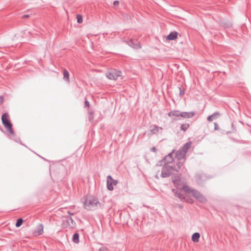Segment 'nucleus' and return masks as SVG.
Here are the masks:
<instances>
[{
	"label": "nucleus",
	"instance_id": "obj_1",
	"mask_svg": "<svg viewBox=\"0 0 251 251\" xmlns=\"http://www.w3.org/2000/svg\"><path fill=\"white\" fill-rule=\"evenodd\" d=\"M182 189L186 193H191L192 196L199 201L203 203L207 201L206 198L198 190L192 189L191 187L188 185H184L182 187Z\"/></svg>",
	"mask_w": 251,
	"mask_h": 251
},
{
	"label": "nucleus",
	"instance_id": "obj_2",
	"mask_svg": "<svg viewBox=\"0 0 251 251\" xmlns=\"http://www.w3.org/2000/svg\"><path fill=\"white\" fill-rule=\"evenodd\" d=\"M83 205L84 208L88 210H94L101 206L99 200L92 197L87 199L83 202Z\"/></svg>",
	"mask_w": 251,
	"mask_h": 251
},
{
	"label": "nucleus",
	"instance_id": "obj_3",
	"mask_svg": "<svg viewBox=\"0 0 251 251\" xmlns=\"http://www.w3.org/2000/svg\"><path fill=\"white\" fill-rule=\"evenodd\" d=\"M1 121L7 131L11 134H13L14 132L12 129V124L11 123L9 116L7 113H4L2 115Z\"/></svg>",
	"mask_w": 251,
	"mask_h": 251
},
{
	"label": "nucleus",
	"instance_id": "obj_4",
	"mask_svg": "<svg viewBox=\"0 0 251 251\" xmlns=\"http://www.w3.org/2000/svg\"><path fill=\"white\" fill-rule=\"evenodd\" d=\"M106 75L109 79L117 80L119 77H121L122 72L117 70H113L108 72Z\"/></svg>",
	"mask_w": 251,
	"mask_h": 251
},
{
	"label": "nucleus",
	"instance_id": "obj_5",
	"mask_svg": "<svg viewBox=\"0 0 251 251\" xmlns=\"http://www.w3.org/2000/svg\"><path fill=\"white\" fill-rule=\"evenodd\" d=\"M118 183L117 180L114 179L112 177L109 175L107 176V188L110 191L114 189L113 186H116Z\"/></svg>",
	"mask_w": 251,
	"mask_h": 251
},
{
	"label": "nucleus",
	"instance_id": "obj_6",
	"mask_svg": "<svg viewBox=\"0 0 251 251\" xmlns=\"http://www.w3.org/2000/svg\"><path fill=\"white\" fill-rule=\"evenodd\" d=\"M173 168L172 166H166L162 168L161 176L162 177H169L172 173Z\"/></svg>",
	"mask_w": 251,
	"mask_h": 251
},
{
	"label": "nucleus",
	"instance_id": "obj_7",
	"mask_svg": "<svg viewBox=\"0 0 251 251\" xmlns=\"http://www.w3.org/2000/svg\"><path fill=\"white\" fill-rule=\"evenodd\" d=\"M44 232V226L43 224H39L32 231V236H38L42 234Z\"/></svg>",
	"mask_w": 251,
	"mask_h": 251
},
{
	"label": "nucleus",
	"instance_id": "obj_8",
	"mask_svg": "<svg viewBox=\"0 0 251 251\" xmlns=\"http://www.w3.org/2000/svg\"><path fill=\"white\" fill-rule=\"evenodd\" d=\"M168 116L174 120H180V111L178 110H173L168 113Z\"/></svg>",
	"mask_w": 251,
	"mask_h": 251
},
{
	"label": "nucleus",
	"instance_id": "obj_9",
	"mask_svg": "<svg viewBox=\"0 0 251 251\" xmlns=\"http://www.w3.org/2000/svg\"><path fill=\"white\" fill-rule=\"evenodd\" d=\"M195 115V112H180V120L192 118Z\"/></svg>",
	"mask_w": 251,
	"mask_h": 251
},
{
	"label": "nucleus",
	"instance_id": "obj_10",
	"mask_svg": "<svg viewBox=\"0 0 251 251\" xmlns=\"http://www.w3.org/2000/svg\"><path fill=\"white\" fill-rule=\"evenodd\" d=\"M163 128L161 127L153 125L150 126V130L152 134H157L161 133Z\"/></svg>",
	"mask_w": 251,
	"mask_h": 251
},
{
	"label": "nucleus",
	"instance_id": "obj_11",
	"mask_svg": "<svg viewBox=\"0 0 251 251\" xmlns=\"http://www.w3.org/2000/svg\"><path fill=\"white\" fill-rule=\"evenodd\" d=\"M186 154L183 152V151H182L180 149L177 151L176 152V157L178 160H181L182 159H184V160H185L186 158Z\"/></svg>",
	"mask_w": 251,
	"mask_h": 251
},
{
	"label": "nucleus",
	"instance_id": "obj_12",
	"mask_svg": "<svg viewBox=\"0 0 251 251\" xmlns=\"http://www.w3.org/2000/svg\"><path fill=\"white\" fill-rule=\"evenodd\" d=\"M128 44L129 46L131 47L133 49H137L141 48V46L137 41L134 42L133 40H130L128 42Z\"/></svg>",
	"mask_w": 251,
	"mask_h": 251
},
{
	"label": "nucleus",
	"instance_id": "obj_13",
	"mask_svg": "<svg viewBox=\"0 0 251 251\" xmlns=\"http://www.w3.org/2000/svg\"><path fill=\"white\" fill-rule=\"evenodd\" d=\"M185 160H184L183 162L180 161V160H179L178 162L176 164V165H174L173 167V170L177 172H178L181 167L183 166L184 164V162Z\"/></svg>",
	"mask_w": 251,
	"mask_h": 251
},
{
	"label": "nucleus",
	"instance_id": "obj_14",
	"mask_svg": "<svg viewBox=\"0 0 251 251\" xmlns=\"http://www.w3.org/2000/svg\"><path fill=\"white\" fill-rule=\"evenodd\" d=\"M192 145V143L191 142H188L185 143L182 149L180 150L184 152V153L186 154L187 152L189 150V149L190 148Z\"/></svg>",
	"mask_w": 251,
	"mask_h": 251
},
{
	"label": "nucleus",
	"instance_id": "obj_15",
	"mask_svg": "<svg viewBox=\"0 0 251 251\" xmlns=\"http://www.w3.org/2000/svg\"><path fill=\"white\" fill-rule=\"evenodd\" d=\"M67 222L68 226L71 228H74L75 227V221L73 220V219L71 217L67 218Z\"/></svg>",
	"mask_w": 251,
	"mask_h": 251
},
{
	"label": "nucleus",
	"instance_id": "obj_16",
	"mask_svg": "<svg viewBox=\"0 0 251 251\" xmlns=\"http://www.w3.org/2000/svg\"><path fill=\"white\" fill-rule=\"evenodd\" d=\"M164 159V162L168 164L171 163L173 160L172 153H169L167 156L165 157Z\"/></svg>",
	"mask_w": 251,
	"mask_h": 251
},
{
	"label": "nucleus",
	"instance_id": "obj_17",
	"mask_svg": "<svg viewBox=\"0 0 251 251\" xmlns=\"http://www.w3.org/2000/svg\"><path fill=\"white\" fill-rule=\"evenodd\" d=\"M177 33L176 31L171 32L167 36V39L169 40H173L177 38Z\"/></svg>",
	"mask_w": 251,
	"mask_h": 251
},
{
	"label": "nucleus",
	"instance_id": "obj_18",
	"mask_svg": "<svg viewBox=\"0 0 251 251\" xmlns=\"http://www.w3.org/2000/svg\"><path fill=\"white\" fill-rule=\"evenodd\" d=\"M220 116V114L219 112H215L212 115L209 116L207 117V120L209 122L212 121L214 119L217 118Z\"/></svg>",
	"mask_w": 251,
	"mask_h": 251
},
{
	"label": "nucleus",
	"instance_id": "obj_19",
	"mask_svg": "<svg viewBox=\"0 0 251 251\" xmlns=\"http://www.w3.org/2000/svg\"><path fill=\"white\" fill-rule=\"evenodd\" d=\"M63 79L68 83L70 82L69 73L65 69L63 71Z\"/></svg>",
	"mask_w": 251,
	"mask_h": 251
},
{
	"label": "nucleus",
	"instance_id": "obj_20",
	"mask_svg": "<svg viewBox=\"0 0 251 251\" xmlns=\"http://www.w3.org/2000/svg\"><path fill=\"white\" fill-rule=\"evenodd\" d=\"M200 237V234L198 232L194 233L192 236V240L194 242H198Z\"/></svg>",
	"mask_w": 251,
	"mask_h": 251
},
{
	"label": "nucleus",
	"instance_id": "obj_21",
	"mask_svg": "<svg viewBox=\"0 0 251 251\" xmlns=\"http://www.w3.org/2000/svg\"><path fill=\"white\" fill-rule=\"evenodd\" d=\"M204 177V176L201 174H197L195 176L196 180L199 184L202 183L201 179Z\"/></svg>",
	"mask_w": 251,
	"mask_h": 251
},
{
	"label": "nucleus",
	"instance_id": "obj_22",
	"mask_svg": "<svg viewBox=\"0 0 251 251\" xmlns=\"http://www.w3.org/2000/svg\"><path fill=\"white\" fill-rule=\"evenodd\" d=\"M73 241L75 243H79V234L78 233H75L74 235H73Z\"/></svg>",
	"mask_w": 251,
	"mask_h": 251
},
{
	"label": "nucleus",
	"instance_id": "obj_23",
	"mask_svg": "<svg viewBox=\"0 0 251 251\" xmlns=\"http://www.w3.org/2000/svg\"><path fill=\"white\" fill-rule=\"evenodd\" d=\"M180 181V180L179 179H176V178L173 179V182L174 185L176 186V187L177 189L180 188L179 185Z\"/></svg>",
	"mask_w": 251,
	"mask_h": 251
},
{
	"label": "nucleus",
	"instance_id": "obj_24",
	"mask_svg": "<svg viewBox=\"0 0 251 251\" xmlns=\"http://www.w3.org/2000/svg\"><path fill=\"white\" fill-rule=\"evenodd\" d=\"M189 124H182L180 126L181 130L185 131L189 127Z\"/></svg>",
	"mask_w": 251,
	"mask_h": 251
},
{
	"label": "nucleus",
	"instance_id": "obj_25",
	"mask_svg": "<svg viewBox=\"0 0 251 251\" xmlns=\"http://www.w3.org/2000/svg\"><path fill=\"white\" fill-rule=\"evenodd\" d=\"M176 196L180 200V201H185V197L181 193H178Z\"/></svg>",
	"mask_w": 251,
	"mask_h": 251
},
{
	"label": "nucleus",
	"instance_id": "obj_26",
	"mask_svg": "<svg viewBox=\"0 0 251 251\" xmlns=\"http://www.w3.org/2000/svg\"><path fill=\"white\" fill-rule=\"evenodd\" d=\"M23 220L22 219H19L16 223V225H15V226L17 227H20L23 224Z\"/></svg>",
	"mask_w": 251,
	"mask_h": 251
},
{
	"label": "nucleus",
	"instance_id": "obj_27",
	"mask_svg": "<svg viewBox=\"0 0 251 251\" xmlns=\"http://www.w3.org/2000/svg\"><path fill=\"white\" fill-rule=\"evenodd\" d=\"M77 18V22L78 23L80 24L83 21L82 16L80 15H77L76 16Z\"/></svg>",
	"mask_w": 251,
	"mask_h": 251
},
{
	"label": "nucleus",
	"instance_id": "obj_28",
	"mask_svg": "<svg viewBox=\"0 0 251 251\" xmlns=\"http://www.w3.org/2000/svg\"><path fill=\"white\" fill-rule=\"evenodd\" d=\"M94 119V117L93 113H90L89 116V120L91 122H93Z\"/></svg>",
	"mask_w": 251,
	"mask_h": 251
},
{
	"label": "nucleus",
	"instance_id": "obj_29",
	"mask_svg": "<svg viewBox=\"0 0 251 251\" xmlns=\"http://www.w3.org/2000/svg\"><path fill=\"white\" fill-rule=\"evenodd\" d=\"M108 250L106 247H102L100 248L99 251H107Z\"/></svg>",
	"mask_w": 251,
	"mask_h": 251
},
{
	"label": "nucleus",
	"instance_id": "obj_30",
	"mask_svg": "<svg viewBox=\"0 0 251 251\" xmlns=\"http://www.w3.org/2000/svg\"><path fill=\"white\" fill-rule=\"evenodd\" d=\"M119 1L118 0H116V1H114V2H113L114 6H117L119 5Z\"/></svg>",
	"mask_w": 251,
	"mask_h": 251
},
{
	"label": "nucleus",
	"instance_id": "obj_31",
	"mask_svg": "<svg viewBox=\"0 0 251 251\" xmlns=\"http://www.w3.org/2000/svg\"><path fill=\"white\" fill-rule=\"evenodd\" d=\"M185 201H187L188 202H189L190 203H193L194 202V201L192 199H188L187 200H185Z\"/></svg>",
	"mask_w": 251,
	"mask_h": 251
},
{
	"label": "nucleus",
	"instance_id": "obj_32",
	"mask_svg": "<svg viewBox=\"0 0 251 251\" xmlns=\"http://www.w3.org/2000/svg\"><path fill=\"white\" fill-rule=\"evenodd\" d=\"M214 129L215 130H218L219 129V126L217 123H214Z\"/></svg>",
	"mask_w": 251,
	"mask_h": 251
},
{
	"label": "nucleus",
	"instance_id": "obj_33",
	"mask_svg": "<svg viewBox=\"0 0 251 251\" xmlns=\"http://www.w3.org/2000/svg\"><path fill=\"white\" fill-rule=\"evenodd\" d=\"M84 104L85 107H88L89 106V102L88 100H86L85 101Z\"/></svg>",
	"mask_w": 251,
	"mask_h": 251
},
{
	"label": "nucleus",
	"instance_id": "obj_34",
	"mask_svg": "<svg viewBox=\"0 0 251 251\" xmlns=\"http://www.w3.org/2000/svg\"><path fill=\"white\" fill-rule=\"evenodd\" d=\"M172 192L174 193V194H175V195L176 196L177 194L179 193L178 192L176 189H172Z\"/></svg>",
	"mask_w": 251,
	"mask_h": 251
},
{
	"label": "nucleus",
	"instance_id": "obj_35",
	"mask_svg": "<svg viewBox=\"0 0 251 251\" xmlns=\"http://www.w3.org/2000/svg\"><path fill=\"white\" fill-rule=\"evenodd\" d=\"M151 151L153 152H155L156 151V149L155 147H153L151 149Z\"/></svg>",
	"mask_w": 251,
	"mask_h": 251
},
{
	"label": "nucleus",
	"instance_id": "obj_36",
	"mask_svg": "<svg viewBox=\"0 0 251 251\" xmlns=\"http://www.w3.org/2000/svg\"><path fill=\"white\" fill-rule=\"evenodd\" d=\"M29 16L28 15H24L23 18H29Z\"/></svg>",
	"mask_w": 251,
	"mask_h": 251
},
{
	"label": "nucleus",
	"instance_id": "obj_37",
	"mask_svg": "<svg viewBox=\"0 0 251 251\" xmlns=\"http://www.w3.org/2000/svg\"><path fill=\"white\" fill-rule=\"evenodd\" d=\"M179 89L180 90V94H181V89L180 87H179Z\"/></svg>",
	"mask_w": 251,
	"mask_h": 251
},
{
	"label": "nucleus",
	"instance_id": "obj_38",
	"mask_svg": "<svg viewBox=\"0 0 251 251\" xmlns=\"http://www.w3.org/2000/svg\"><path fill=\"white\" fill-rule=\"evenodd\" d=\"M68 213H69L70 215H73V213H70L69 211L68 212Z\"/></svg>",
	"mask_w": 251,
	"mask_h": 251
}]
</instances>
